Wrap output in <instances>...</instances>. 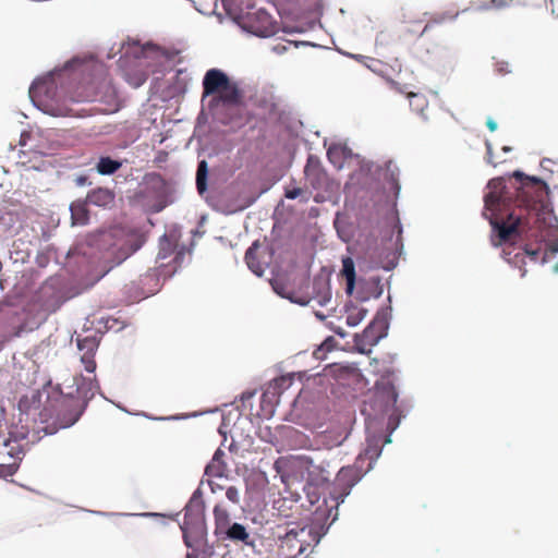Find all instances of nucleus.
Segmentation results:
<instances>
[{
	"instance_id": "1",
	"label": "nucleus",
	"mask_w": 558,
	"mask_h": 558,
	"mask_svg": "<svg viewBox=\"0 0 558 558\" xmlns=\"http://www.w3.org/2000/svg\"><path fill=\"white\" fill-rule=\"evenodd\" d=\"M399 393L390 381L376 383L374 392L364 401L365 448L352 465L342 466L336 474L332 496L344 501L352 488L373 470L385 445L390 444L393 432L405 414L398 403Z\"/></svg>"
},
{
	"instance_id": "2",
	"label": "nucleus",
	"mask_w": 558,
	"mask_h": 558,
	"mask_svg": "<svg viewBox=\"0 0 558 558\" xmlns=\"http://www.w3.org/2000/svg\"><path fill=\"white\" fill-rule=\"evenodd\" d=\"M102 72V65L93 57H73L61 68H54L46 75L34 80L29 86L28 96L35 108L51 117L81 116L72 107L77 102L71 90L80 85L89 83L86 75Z\"/></svg>"
},
{
	"instance_id": "3",
	"label": "nucleus",
	"mask_w": 558,
	"mask_h": 558,
	"mask_svg": "<svg viewBox=\"0 0 558 558\" xmlns=\"http://www.w3.org/2000/svg\"><path fill=\"white\" fill-rule=\"evenodd\" d=\"M19 423L21 426L12 427L9 436L0 435V446L8 449L5 453L19 462L24 456L20 441L27 438L28 423H47L53 421L56 428H69L82 416L83 410H74V400L57 393L54 397L46 391L35 390L31 396H22L17 403Z\"/></svg>"
},
{
	"instance_id": "4",
	"label": "nucleus",
	"mask_w": 558,
	"mask_h": 558,
	"mask_svg": "<svg viewBox=\"0 0 558 558\" xmlns=\"http://www.w3.org/2000/svg\"><path fill=\"white\" fill-rule=\"evenodd\" d=\"M299 465L302 469L303 476H306V483H310V488L319 486L328 492V497L332 501L331 507L322 509L319 506L313 517L312 523L301 529L300 531L291 530L287 533V538H295L299 543L298 555L306 551L308 546H317L320 539L327 534L330 526L337 521L339 512L338 508L344 501L332 496L335 480L330 482L331 471L329 470V462L322 461L315 463L314 459L308 456L299 457Z\"/></svg>"
},
{
	"instance_id": "5",
	"label": "nucleus",
	"mask_w": 558,
	"mask_h": 558,
	"mask_svg": "<svg viewBox=\"0 0 558 558\" xmlns=\"http://www.w3.org/2000/svg\"><path fill=\"white\" fill-rule=\"evenodd\" d=\"M144 242V238L138 234L104 232L70 248L66 257L75 259L80 266L98 268L104 277L137 252Z\"/></svg>"
},
{
	"instance_id": "6",
	"label": "nucleus",
	"mask_w": 558,
	"mask_h": 558,
	"mask_svg": "<svg viewBox=\"0 0 558 558\" xmlns=\"http://www.w3.org/2000/svg\"><path fill=\"white\" fill-rule=\"evenodd\" d=\"M487 189L489 191L483 197L484 209L482 215L492 227L493 245L496 247L502 245L510 235L534 236V234H531L533 227L530 223H522L521 217L513 211L508 215L509 222L497 219V216H502L504 211L508 210L512 204V195L508 191L506 179L504 177L490 179L487 182ZM535 239L539 244L545 241L539 234H535Z\"/></svg>"
},
{
	"instance_id": "7",
	"label": "nucleus",
	"mask_w": 558,
	"mask_h": 558,
	"mask_svg": "<svg viewBox=\"0 0 558 558\" xmlns=\"http://www.w3.org/2000/svg\"><path fill=\"white\" fill-rule=\"evenodd\" d=\"M203 95L214 96L208 104L210 110L222 107H236L242 102L243 94L239 83L231 80L228 74L217 68L206 71L203 77Z\"/></svg>"
},
{
	"instance_id": "8",
	"label": "nucleus",
	"mask_w": 558,
	"mask_h": 558,
	"mask_svg": "<svg viewBox=\"0 0 558 558\" xmlns=\"http://www.w3.org/2000/svg\"><path fill=\"white\" fill-rule=\"evenodd\" d=\"M392 319V306H380L361 333L354 335V345L359 353L367 354L372 351V347L379 343L380 340L388 336V330Z\"/></svg>"
},
{
	"instance_id": "9",
	"label": "nucleus",
	"mask_w": 558,
	"mask_h": 558,
	"mask_svg": "<svg viewBox=\"0 0 558 558\" xmlns=\"http://www.w3.org/2000/svg\"><path fill=\"white\" fill-rule=\"evenodd\" d=\"M233 22L244 32L262 38L275 36L278 32L277 21L264 8L255 5L241 9Z\"/></svg>"
},
{
	"instance_id": "10",
	"label": "nucleus",
	"mask_w": 558,
	"mask_h": 558,
	"mask_svg": "<svg viewBox=\"0 0 558 558\" xmlns=\"http://www.w3.org/2000/svg\"><path fill=\"white\" fill-rule=\"evenodd\" d=\"M184 520L180 525L183 536L189 534L201 535L202 531L207 529L205 520V501L203 492L198 486L192 494L184 507Z\"/></svg>"
},
{
	"instance_id": "11",
	"label": "nucleus",
	"mask_w": 558,
	"mask_h": 558,
	"mask_svg": "<svg viewBox=\"0 0 558 558\" xmlns=\"http://www.w3.org/2000/svg\"><path fill=\"white\" fill-rule=\"evenodd\" d=\"M132 45L133 46L131 47L129 43L128 47L122 45L119 49V52H123L119 60L121 68L125 66L129 54H132L134 59L140 62V65H142L149 58H167L166 52L154 44L147 43L143 46H138L137 43L133 41Z\"/></svg>"
},
{
	"instance_id": "12",
	"label": "nucleus",
	"mask_w": 558,
	"mask_h": 558,
	"mask_svg": "<svg viewBox=\"0 0 558 558\" xmlns=\"http://www.w3.org/2000/svg\"><path fill=\"white\" fill-rule=\"evenodd\" d=\"M361 168L368 173L378 172V177L383 178L389 184V187L392 191L395 197L398 198L401 191V185L399 183V168L393 161L388 160L384 163V166L372 161H364Z\"/></svg>"
},
{
	"instance_id": "13",
	"label": "nucleus",
	"mask_w": 558,
	"mask_h": 558,
	"mask_svg": "<svg viewBox=\"0 0 558 558\" xmlns=\"http://www.w3.org/2000/svg\"><path fill=\"white\" fill-rule=\"evenodd\" d=\"M76 345L80 351H84L81 357L82 363L85 365V371L94 373L96 369V362L94 354L99 347V339L96 336H86L76 339Z\"/></svg>"
},
{
	"instance_id": "14",
	"label": "nucleus",
	"mask_w": 558,
	"mask_h": 558,
	"mask_svg": "<svg viewBox=\"0 0 558 558\" xmlns=\"http://www.w3.org/2000/svg\"><path fill=\"white\" fill-rule=\"evenodd\" d=\"M384 293V284L381 283V278L379 276L371 277L369 279H360L359 280V290L356 293V299L360 302H367L372 298L377 300L381 298Z\"/></svg>"
},
{
	"instance_id": "15",
	"label": "nucleus",
	"mask_w": 558,
	"mask_h": 558,
	"mask_svg": "<svg viewBox=\"0 0 558 558\" xmlns=\"http://www.w3.org/2000/svg\"><path fill=\"white\" fill-rule=\"evenodd\" d=\"M217 537L222 541L241 542L251 547L255 546V539L251 537L246 526L238 522L230 523Z\"/></svg>"
},
{
	"instance_id": "16",
	"label": "nucleus",
	"mask_w": 558,
	"mask_h": 558,
	"mask_svg": "<svg viewBox=\"0 0 558 558\" xmlns=\"http://www.w3.org/2000/svg\"><path fill=\"white\" fill-rule=\"evenodd\" d=\"M183 541L187 548L197 550L201 558H211L215 555V546L209 544L207 539V529L202 531L201 535H184Z\"/></svg>"
},
{
	"instance_id": "17",
	"label": "nucleus",
	"mask_w": 558,
	"mask_h": 558,
	"mask_svg": "<svg viewBox=\"0 0 558 558\" xmlns=\"http://www.w3.org/2000/svg\"><path fill=\"white\" fill-rule=\"evenodd\" d=\"M98 389H99V385L96 381V379L82 378L80 384H77V392L85 399V401L83 402L82 405H80L78 401L75 398H73L72 396H64L62 392H59V393L62 395L63 397L71 398L74 400V410L73 411L76 412V411L85 410L88 400H90L94 397L95 391ZM57 393L58 392H53L52 395H50V397H54Z\"/></svg>"
},
{
	"instance_id": "18",
	"label": "nucleus",
	"mask_w": 558,
	"mask_h": 558,
	"mask_svg": "<svg viewBox=\"0 0 558 558\" xmlns=\"http://www.w3.org/2000/svg\"><path fill=\"white\" fill-rule=\"evenodd\" d=\"M114 192L108 187H96L90 190L85 199L89 205L110 208L114 204Z\"/></svg>"
},
{
	"instance_id": "19",
	"label": "nucleus",
	"mask_w": 558,
	"mask_h": 558,
	"mask_svg": "<svg viewBox=\"0 0 558 558\" xmlns=\"http://www.w3.org/2000/svg\"><path fill=\"white\" fill-rule=\"evenodd\" d=\"M291 385V380L281 376L272 379L262 395V402H278L281 393Z\"/></svg>"
},
{
	"instance_id": "20",
	"label": "nucleus",
	"mask_w": 558,
	"mask_h": 558,
	"mask_svg": "<svg viewBox=\"0 0 558 558\" xmlns=\"http://www.w3.org/2000/svg\"><path fill=\"white\" fill-rule=\"evenodd\" d=\"M89 204L85 198H77L73 201L69 210L71 214V225L75 226H86L89 222V210L87 208Z\"/></svg>"
},
{
	"instance_id": "21",
	"label": "nucleus",
	"mask_w": 558,
	"mask_h": 558,
	"mask_svg": "<svg viewBox=\"0 0 558 558\" xmlns=\"http://www.w3.org/2000/svg\"><path fill=\"white\" fill-rule=\"evenodd\" d=\"M123 162L121 158H113L110 155H100L97 158L94 169L99 175H112L123 166Z\"/></svg>"
},
{
	"instance_id": "22",
	"label": "nucleus",
	"mask_w": 558,
	"mask_h": 558,
	"mask_svg": "<svg viewBox=\"0 0 558 558\" xmlns=\"http://www.w3.org/2000/svg\"><path fill=\"white\" fill-rule=\"evenodd\" d=\"M225 456V451L220 448H217L213 454L211 460L205 466L204 476L222 477L227 471V464L223 461Z\"/></svg>"
},
{
	"instance_id": "23",
	"label": "nucleus",
	"mask_w": 558,
	"mask_h": 558,
	"mask_svg": "<svg viewBox=\"0 0 558 558\" xmlns=\"http://www.w3.org/2000/svg\"><path fill=\"white\" fill-rule=\"evenodd\" d=\"M313 292L316 294L319 306H326L331 301V291L329 279L323 276H316L313 279Z\"/></svg>"
},
{
	"instance_id": "24",
	"label": "nucleus",
	"mask_w": 558,
	"mask_h": 558,
	"mask_svg": "<svg viewBox=\"0 0 558 558\" xmlns=\"http://www.w3.org/2000/svg\"><path fill=\"white\" fill-rule=\"evenodd\" d=\"M145 184L148 190L154 192L158 198H167L169 195V185L167 181L156 172L145 175Z\"/></svg>"
},
{
	"instance_id": "25",
	"label": "nucleus",
	"mask_w": 558,
	"mask_h": 558,
	"mask_svg": "<svg viewBox=\"0 0 558 558\" xmlns=\"http://www.w3.org/2000/svg\"><path fill=\"white\" fill-rule=\"evenodd\" d=\"M333 227L342 242L348 243L351 241L353 236L352 226L345 215L338 211L333 220Z\"/></svg>"
},
{
	"instance_id": "26",
	"label": "nucleus",
	"mask_w": 558,
	"mask_h": 558,
	"mask_svg": "<svg viewBox=\"0 0 558 558\" xmlns=\"http://www.w3.org/2000/svg\"><path fill=\"white\" fill-rule=\"evenodd\" d=\"M260 247L258 241H254L252 245L245 252V263L248 269L256 275L257 277H262L264 275V266L256 258V251Z\"/></svg>"
},
{
	"instance_id": "27",
	"label": "nucleus",
	"mask_w": 558,
	"mask_h": 558,
	"mask_svg": "<svg viewBox=\"0 0 558 558\" xmlns=\"http://www.w3.org/2000/svg\"><path fill=\"white\" fill-rule=\"evenodd\" d=\"M208 162L205 159L199 160L195 178L196 189L199 195H203L208 190Z\"/></svg>"
},
{
	"instance_id": "28",
	"label": "nucleus",
	"mask_w": 558,
	"mask_h": 558,
	"mask_svg": "<svg viewBox=\"0 0 558 558\" xmlns=\"http://www.w3.org/2000/svg\"><path fill=\"white\" fill-rule=\"evenodd\" d=\"M407 95L409 98V105L412 110L415 111L424 121H426L427 117L425 114V109L428 106V101L425 96L413 92L407 93Z\"/></svg>"
},
{
	"instance_id": "29",
	"label": "nucleus",
	"mask_w": 558,
	"mask_h": 558,
	"mask_svg": "<svg viewBox=\"0 0 558 558\" xmlns=\"http://www.w3.org/2000/svg\"><path fill=\"white\" fill-rule=\"evenodd\" d=\"M303 490L306 495V498L311 505H315L319 501L322 497H324V505L326 509L327 507H330L327 501L328 492L319 486H313L310 488V483H305Z\"/></svg>"
},
{
	"instance_id": "30",
	"label": "nucleus",
	"mask_w": 558,
	"mask_h": 558,
	"mask_svg": "<svg viewBox=\"0 0 558 558\" xmlns=\"http://www.w3.org/2000/svg\"><path fill=\"white\" fill-rule=\"evenodd\" d=\"M368 61L369 62L366 63V66L371 71H373L374 73H377L380 76L385 77L392 89H395V90H397L399 93H402V94L405 93V90L401 87V85L398 82H396V81H393V80H391V78L386 76V72L384 70L385 65L383 64V62H380L379 60H376V59H369Z\"/></svg>"
},
{
	"instance_id": "31",
	"label": "nucleus",
	"mask_w": 558,
	"mask_h": 558,
	"mask_svg": "<svg viewBox=\"0 0 558 558\" xmlns=\"http://www.w3.org/2000/svg\"><path fill=\"white\" fill-rule=\"evenodd\" d=\"M214 517H215V535L217 536L221 533L230 524L229 512L221 508L219 505H216L214 508Z\"/></svg>"
},
{
	"instance_id": "32",
	"label": "nucleus",
	"mask_w": 558,
	"mask_h": 558,
	"mask_svg": "<svg viewBox=\"0 0 558 558\" xmlns=\"http://www.w3.org/2000/svg\"><path fill=\"white\" fill-rule=\"evenodd\" d=\"M327 158L337 169H342L344 166L342 144H332L327 149Z\"/></svg>"
},
{
	"instance_id": "33",
	"label": "nucleus",
	"mask_w": 558,
	"mask_h": 558,
	"mask_svg": "<svg viewBox=\"0 0 558 558\" xmlns=\"http://www.w3.org/2000/svg\"><path fill=\"white\" fill-rule=\"evenodd\" d=\"M348 434L342 432H328L322 436V444L328 449L341 446L347 439Z\"/></svg>"
},
{
	"instance_id": "34",
	"label": "nucleus",
	"mask_w": 558,
	"mask_h": 558,
	"mask_svg": "<svg viewBox=\"0 0 558 558\" xmlns=\"http://www.w3.org/2000/svg\"><path fill=\"white\" fill-rule=\"evenodd\" d=\"M175 250V245L173 242L168 238L167 234H163L159 239V251L157 254V259H166L168 258Z\"/></svg>"
},
{
	"instance_id": "35",
	"label": "nucleus",
	"mask_w": 558,
	"mask_h": 558,
	"mask_svg": "<svg viewBox=\"0 0 558 558\" xmlns=\"http://www.w3.org/2000/svg\"><path fill=\"white\" fill-rule=\"evenodd\" d=\"M341 263L342 268L340 272L344 279H357L354 259L351 256H343Z\"/></svg>"
},
{
	"instance_id": "36",
	"label": "nucleus",
	"mask_w": 558,
	"mask_h": 558,
	"mask_svg": "<svg viewBox=\"0 0 558 558\" xmlns=\"http://www.w3.org/2000/svg\"><path fill=\"white\" fill-rule=\"evenodd\" d=\"M88 512L100 515V517H114V515H123V517H145V518H155L162 517L163 514L157 512H142V513H119V512H106V511H97V510H88Z\"/></svg>"
},
{
	"instance_id": "37",
	"label": "nucleus",
	"mask_w": 558,
	"mask_h": 558,
	"mask_svg": "<svg viewBox=\"0 0 558 558\" xmlns=\"http://www.w3.org/2000/svg\"><path fill=\"white\" fill-rule=\"evenodd\" d=\"M336 339L332 336L327 337L320 345L314 351V356L317 360L324 359V353L331 352L336 347Z\"/></svg>"
},
{
	"instance_id": "38",
	"label": "nucleus",
	"mask_w": 558,
	"mask_h": 558,
	"mask_svg": "<svg viewBox=\"0 0 558 558\" xmlns=\"http://www.w3.org/2000/svg\"><path fill=\"white\" fill-rule=\"evenodd\" d=\"M354 312H351L347 315V325L350 327H356L366 316H367V308L360 307L354 308Z\"/></svg>"
},
{
	"instance_id": "39",
	"label": "nucleus",
	"mask_w": 558,
	"mask_h": 558,
	"mask_svg": "<svg viewBox=\"0 0 558 558\" xmlns=\"http://www.w3.org/2000/svg\"><path fill=\"white\" fill-rule=\"evenodd\" d=\"M147 76V73L144 71H136L133 74L125 71V80L135 88L141 87L146 82Z\"/></svg>"
},
{
	"instance_id": "40",
	"label": "nucleus",
	"mask_w": 558,
	"mask_h": 558,
	"mask_svg": "<svg viewBox=\"0 0 558 558\" xmlns=\"http://www.w3.org/2000/svg\"><path fill=\"white\" fill-rule=\"evenodd\" d=\"M39 326H40L39 320L24 322L15 328L13 335H14V337L20 338L23 336V333L33 331V330L37 329Z\"/></svg>"
},
{
	"instance_id": "41",
	"label": "nucleus",
	"mask_w": 558,
	"mask_h": 558,
	"mask_svg": "<svg viewBox=\"0 0 558 558\" xmlns=\"http://www.w3.org/2000/svg\"><path fill=\"white\" fill-rule=\"evenodd\" d=\"M452 15L448 13L438 14L437 16H434L432 20H429L426 25L424 26L421 36L432 29L435 25L442 24L445 22H450L452 20Z\"/></svg>"
},
{
	"instance_id": "42",
	"label": "nucleus",
	"mask_w": 558,
	"mask_h": 558,
	"mask_svg": "<svg viewBox=\"0 0 558 558\" xmlns=\"http://www.w3.org/2000/svg\"><path fill=\"white\" fill-rule=\"evenodd\" d=\"M173 253L174 257L172 262L175 265L177 269L178 267H181L184 264L186 256L190 254V251L184 245H182L180 247H175Z\"/></svg>"
},
{
	"instance_id": "43",
	"label": "nucleus",
	"mask_w": 558,
	"mask_h": 558,
	"mask_svg": "<svg viewBox=\"0 0 558 558\" xmlns=\"http://www.w3.org/2000/svg\"><path fill=\"white\" fill-rule=\"evenodd\" d=\"M532 184H541V185H543L547 197H549V195H550V187H549L548 183L543 178L537 177V175H530V174H527L526 180H525V187L530 186Z\"/></svg>"
},
{
	"instance_id": "44",
	"label": "nucleus",
	"mask_w": 558,
	"mask_h": 558,
	"mask_svg": "<svg viewBox=\"0 0 558 558\" xmlns=\"http://www.w3.org/2000/svg\"><path fill=\"white\" fill-rule=\"evenodd\" d=\"M19 469V462L14 461L9 464H0V478H7L8 476H12L16 473Z\"/></svg>"
},
{
	"instance_id": "45",
	"label": "nucleus",
	"mask_w": 558,
	"mask_h": 558,
	"mask_svg": "<svg viewBox=\"0 0 558 558\" xmlns=\"http://www.w3.org/2000/svg\"><path fill=\"white\" fill-rule=\"evenodd\" d=\"M227 499L235 506H239L241 502V494L238 487L229 486L226 489Z\"/></svg>"
},
{
	"instance_id": "46",
	"label": "nucleus",
	"mask_w": 558,
	"mask_h": 558,
	"mask_svg": "<svg viewBox=\"0 0 558 558\" xmlns=\"http://www.w3.org/2000/svg\"><path fill=\"white\" fill-rule=\"evenodd\" d=\"M509 7V1L507 0H489V3L478 5L480 10H489V9H506Z\"/></svg>"
},
{
	"instance_id": "47",
	"label": "nucleus",
	"mask_w": 558,
	"mask_h": 558,
	"mask_svg": "<svg viewBox=\"0 0 558 558\" xmlns=\"http://www.w3.org/2000/svg\"><path fill=\"white\" fill-rule=\"evenodd\" d=\"M511 251L508 253L506 250H504V257L508 260L509 265L518 267L519 264H525L521 252L515 253L513 257H511Z\"/></svg>"
},
{
	"instance_id": "48",
	"label": "nucleus",
	"mask_w": 558,
	"mask_h": 558,
	"mask_svg": "<svg viewBox=\"0 0 558 558\" xmlns=\"http://www.w3.org/2000/svg\"><path fill=\"white\" fill-rule=\"evenodd\" d=\"M140 415H143L145 416L146 418L148 420H154V421H177V420H182V418H186V417H190V415H170V416H151L145 412H142V413H138ZM197 414H191V416H196Z\"/></svg>"
},
{
	"instance_id": "49",
	"label": "nucleus",
	"mask_w": 558,
	"mask_h": 558,
	"mask_svg": "<svg viewBox=\"0 0 558 558\" xmlns=\"http://www.w3.org/2000/svg\"><path fill=\"white\" fill-rule=\"evenodd\" d=\"M270 284H271V288L274 290V292L281 296L282 299H287V296H290L291 292H286V288H284V284L277 281V280H272L270 281Z\"/></svg>"
},
{
	"instance_id": "50",
	"label": "nucleus",
	"mask_w": 558,
	"mask_h": 558,
	"mask_svg": "<svg viewBox=\"0 0 558 558\" xmlns=\"http://www.w3.org/2000/svg\"><path fill=\"white\" fill-rule=\"evenodd\" d=\"M398 266V258L397 257H393L392 259H389L387 263L385 264H374L372 266V268L374 269H384L385 271H390L392 269H395L396 267Z\"/></svg>"
},
{
	"instance_id": "51",
	"label": "nucleus",
	"mask_w": 558,
	"mask_h": 558,
	"mask_svg": "<svg viewBox=\"0 0 558 558\" xmlns=\"http://www.w3.org/2000/svg\"><path fill=\"white\" fill-rule=\"evenodd\" d=\"M541 252V248H532L529 244L523 245V253L522 255H526L530 257L531 260L537 262L538 254Z\"/></svg>"
},
{
	"instance_id": "52",
	"label": "nucleus",
	"mask_w": 558,
	"mask_h": 558,
	"mask_svg": "<svg viewBox=\"0 0 558 558\" xmlns=\"http://www.w3.org/2000/svg\"><path fill=\"white\" fill-rule=\"evenodd\" d=\"M189 1L193 4V7L195 8V10H196L197 12H199L201 14H204V15H216V16L218 17L219 23H222V21H223V15H222L221 13H218V12H217V10H216V9H217V2H215V8H214V10H213L210 13H207V12L203 11L201 7H197V5H196V2H195L194 0H189Z\"/></svg>"
},
{
	"instance_id": "53",
	"label": "nucleus",
	"mask_w": 558,
	"mask_h": 558,
	"mask_svg": "<svg viewBox=\"0 0 558 558\" xmlns=\"http://www.w3.org/2000/svg\"><path fill=\"white\" fill-rule=\"evenodd\" d=\"M189 1L193 4V7L195 8V10H196L197 12H199L201 14H204V15H216V16L218 17L219 23H222V21H223V15H222L221 13H218V12H217V10H216V9H217V2H215V8H214V10H213L210 13H207V12L203 11L201 7H197V5H196V2H195L194 0H189Z\"/></svg>"
},
{
	"instance_id": "54",
	"label": "nucleus",
	"mask_w": 558,
	"mask_h": 558,
	"mask_svg": "<svg viewBox=\"0 0 558 558\" xmlns=\"http://www.w3.org/2000/svg\"><path fill=\"white\" fill-rule=\"evenodd\" d=\"M221 4L227 15L233 20L234 15L238 14L233 10V7L235 5V0H221Z\"/></svg>"
},
{
	"instance_id": "55",
	"label": "nucleus",
	"mask_w": 558,
	"mask_h": 558,
	"mask_svg": "<svg viewBox=\"0 0 558 558\" xmlns=\"http://www.w3.org/2000/svg\"><path fill=\"white\" fill-rule=\"evenodd\" d=\"M73 182L77 187L92 185V181L89 180L88 175H86V174L75 175L73 179Z\"/></svg>"
},
{
	"instance_id": "56",
	"label": "nucleus",
	"mask_w": 558,
	"mask_h": 558,
	"mask_svg": "<svg viewBox=\"0 0 558 558\" xmlns=\"http://www.w3.org/2000/svg\"><path fill=\"white\" fill-rule=\"evenodd\" d=\"M485 147H486V156H485L486 162L496 167V163H494V161H493V158H494L493 144L489 140L485 141Z\"/></svg>"
},
{
	"instance_id": "57",
	"label": "nucleus",
	"mask_w": 558,
	"mask_h": 558,
	"mask_svg": "<svg viewBox=\"0 0 558 558\" xmlns=\"http://www.w3.org/2000/svg\"><path fill=\"white\" fill-rule=\"evenodd\" d=\"M509 177L514 178L518 182L521 183V187H525V180L527 174L523 172L522 170H514L509 174Z\"/></svg>"
},
{
	"instance_id": "58",
	"label": "nucleus",
	"mask_w": 558,
	"mask_h": 558,
	"mask_svg": "<svg viewBox=\"0 0 558 558\" xmlns=\"http://www.w3.org/2000/svg\"><path fill=\"white\" fill-rule=\"evenodd\" d=\"M168 205L167 198H158V201L151 206L150 211L154 214L162 211Z\"/></svg>"
},
{
	"instance_id": "59",
	"label": "nucleus",
	"mask_w": 558,
	"mask_h": 558,
	"mask_svg": "<svg viewBox=\"0 0 558 558\" xmlns=\"http://www.w3.org/2000/svg\"><path fill=\"white\" fill-rule=\"evenodd\" d=\"M302 193H303L302 189L291 187V189H286L284 196L288 199H296Z\"/></svg>"
},
{
	"instance_id": "60",
	"label": "nucleus",
	"mask_w": 558,
	"mask_h": 558,
	"mask_svg": "<svg viewBox=\"0 0 558 558\" xmlns=\"http://www.w3.org/2000/svg\"><path fill=\"white\" fill-rule=\"evenodd\" d=\"M496 71L498 74L505 75L511 73L510 65L507 61H500L496 63Z\"/></svg>"
},
{
	"instance_id": "61",
	"label": "nucleus",
	"mask_w": 558,
	"mask_h": 558,
	"mask_svg": "<svg viewBox=\"0 0 558 558\" xmlns=\"http://www.w3.org/2000/svg\"><path fill=\"white\" fill-rule=\"evenodd\" d=\"M287 300H289L291 303H294V304H298L301 306H306L310 303V299L294 296L293 293H291L290 296H287Z\"/></svg>"
},
{
	"instance_id": "62",
	"label": "nucleus",
	"mask_w": 558,
	"mask_h": 558,
	"mask_svg": "<svg viewBox=\"0 0 558 558\" xmlns=\"http://www.w3.org/2000/svg\"><path fill=\"white\" fill-rule=\"evenodd\" d=\"M356 284H359L357 279H345V293L348 295L353 294V292L356 288Z\"/></svg>"
},
{
	"instance_id": "63",
	"label": "nucleus",
	"mask_w": 558,
	"mask_h": 558,
	"mask_svg": "<svg viewBox=\"0 0 558 558\" xmlns=\"http://www.w3.org/2000/svg\"><path fill=\"white\" fill-rule=\"evenodd\" d=\"M256 395V390H246L243 391L241 395V401L244 407H246V403Z\"/></svg>"
},
{
	"instance_id": "64",
	"label": "nucleus",
	"mask_w": 558,
	"mask_h": 558,
	"mask_svg": "<svg viewBox=\"0 0 558 558\" xmlns=\"http://www.w3.org/2000/svg\"><path fill=\"white\" fill-rule=\"evenodd\" d=\"M554 219L557 223V226H556L557 239H556L555 243L549 247V251L551 253L558 254V217L554 216Z\"/></svg>"
}]
</instances>
